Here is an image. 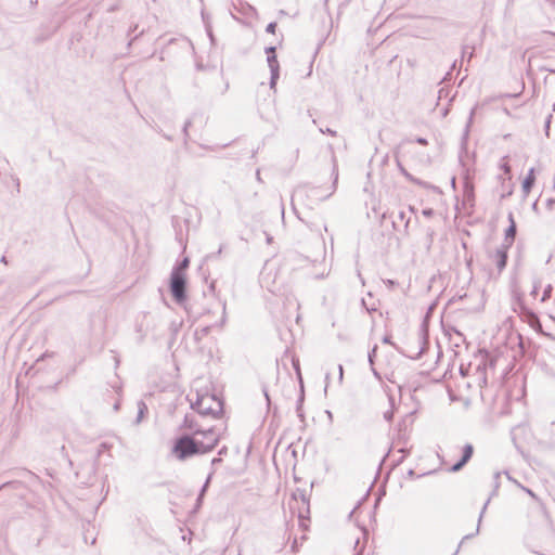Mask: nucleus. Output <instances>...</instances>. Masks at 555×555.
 <instances>
[{
  "label": "nucleus",
  "mask_w": 555,
  "mask_h": 555,
  "mask_svg": "<svg viewBox=\"0 0 555 555\" xmlns=\"http://www.w3.org/2000/svg\"><path fill=\"white\" fill-rule=\"evenodd\" d=\"M247 10H254V8L249 4H246Z\"/></svg>",
  "instance_id": "58"
},
{
  "label": "nucleus",
  "mask_w": 555,
  "mask_h": 555,
  "mask_svg": "<svg viewBox=\"0 0 555 555\" xmlns=\"http://www.w3.org/2000/svg\"><path fill=\"white\" fill-rule=\"evenodd\" d=\"M338 373H339V380L341 382L343 377H344V369H343L341 364L338 365Z\"/></svg>",
  "instance_id": "45"
},
{
  "label": "nucleus",
  "mask_w": 555,
  "mask_h": 555,
  "mask_svg": "<svg viewBox=\"0 0 555 555\" xmlns=\"http://www.w3.org/2000/svg\"><path fill=\"white\" fill-rule=\"evenodd\" d=\"M296 543H297V540H294V543H293V545H292V548H293V550H295V547H296Z\"/></svg>",
  "instance_id": "57"
},
{
  "label": "nucleus",
  "mask_w": 555,
  "mask_h": 555,
  "mask_svg": "<svg viewBox=\"0 0 555 555\" xmlns=\"http://www.w3.org/2000/svg\"><path fill=\"white\" fill-rule=\"evenodd\" d=\"M204 446L197 437L183 434L177 437L171 448V454L179 461L184 462L191 457L203 455Z\"/></svg>",
  "instance_id": "1"
},
{
  "label": "nucleus",
  "mask_w": 555,
  "mask_h": 555,
  "mask_svg": "<svg viewBox=\"0 0 555 555\" xmlns=\"http://www.w3.org/2000/svg\"><path fill=\"white\" fill-rule=\"evenodd\" d=\"M474 454V447L470 443H466L462 449V457L451 466L450 472H460L472 459Z\"/></svg>",
  "instance_id": "8"
},
{
  "label": "nucleus",
  "mask_w": 555,
  "mask_h": 555,
  "mask_svg": "<svg viewBox=\"0 0 555 555\" xmlns=\"http://www.w3.org/2000/svg\"><path fill=\"white\" fill-rule=\"evenodd\" d=\"M304 194H306V195L311 194V195L315 196L317 199L322 201V199L327 198L332 193L324 195V194H321L320 188H317V186H304V188H298L295 191L294 196L301 197Z\"/></svg>",
  "instance_id": "11"
},
{
  "label": "nucleus",
  "mask_w": 555,
  "mask_h": 555,
  "mask_svg": "<svg viewBox=\"0 0 555 555\" xmlns=\"http://www.w3.org/2000/svg\"><path fill=\"white\" fill-rule=\"evenodd\" d=\"M528 494L532 495L533 496V493L531 490H527Z\"/></svg>",
  "instance_id": "63"
},
{
  "label": "nucleus",
  "mask_w": 555,
  "mask_h": 555,
  "mask_svg": "<svg viewBox=\"0 0 555 555\" xmlns=\"http://www.w3.org/2000/svg\"><path fill=\"white\" fill-rule=\"evenodd\" d=\"M508 221H509V225L505 230L504 242L501 245L511 248V246L513 245V243L515 241L516 233H517L516 222L514 220V216L512 212L508 214Z\"/></svg>",
  "instance_id": "10"
},
{
  "label": "nucleus",
  "mask_w": 555,
  "mask_h": 555,
  "mask_svg": "<svg viewBox=\"0 0 555 555\" xmlns=\"http://www.w3.org/2000/svg\"><path fill=\"white\" fill-rule=\"evenodd\" d=\"M376 351H377V345H374V347L371 349V351L369 352V356H367L371 366L374 365V358L376 356Z\"/></svg>",
  "instance_id": "25"
},
{
  "label": "nucleus",
  "mask_w": 555,
  "mask_h": 555,
  "mask_svg": "<svg viewBox=\"0 0 555 555\" xmlns=\"http://www.w3.org/2000/svg\"><path fill=\"white\" fill-rule=\"evenodd\" d=\"M14 184H16L17 189L20 188V179L18 178H14Z\"/></svg>",
  "instance_id": "53"
},
{
  "label": "nucleus",
  "mask_w": 555,
  "mask_h": 555,
  "mask_svg": "<svg viewBox=\"0 0 555 555\" xmlns=\"http://www.w3.org/2000/svg\"><path fill=\"white\" fill-rule=\"evenodd\" d=\"M218 454L219 455L227 454V447H223L222 449H220Z\"/></svg>",
  "instance_id": "51"
},
{
  "label": "nucleus",
  "mask_w": 555,
  "mask_h": 555,
  "mask_svg": "<svg viewBox=\"0 0 555 555\" xmlns=\"http://www.w3.org/2000/svg\"><path fill=\"white\" fill-rule=\"evenodd\" d=\"M415 212V209L413 206H409L408 210H401L398 214V220L404 222V231L408 233V229L411 222V216H408V214L412 215Z\"/></svg>",
  "instance_id": "16"
},
{
  "label": "nucleus",
  "mask_w": 555,
  "mask_h": 555,
  "mask_svg": "<svg viewBox=\"0 0 555 555\" xmlns=\"http://www.w3.org/2000/svg\"><path fill=\"white\" fill-rule=\"evenodd\" d=\"M472 56H473V52H469V54H468V60H470V59H472Z\"/></svg>",
  "instance_id": "61"
},
{
  "label": "nucleus",
  "mask_w": 555,
  "mask_h": 555,
  "mask_svg": "<svg viewBox=\"0 0 555 555\" xmlns=\"http://www.w3.org/2000/svg\"><path fill=\"white\" fill-rule=\"evenodd\" d=\"M299 500L301 502V506L295 507L291 502L289 507H291V509L297 508L298 509V518L300 520H305L306 514L309 513V500L306 495L305 490L297 489L296 491H294L292 493V501H294L296 504H298Z\"/></svg>",
  "instance_id": "5"
},
{
  "label": "nucleus",
  "mask_w": 555,
  "mask_h": 555,
  "mask_svg": "<svg viewBox=\"0 0 555 555\" xmlns=\"http://www.w3.org/2000/svg\"><path fill=\"white\" fill-rule=\"evenodd\" d=\"M371 369H372V372H373L374 376H375V377H377L378 379H380V375H379V373L374 369V365H373V366H371Z\"/></svg>",
  "instance_id": "48"
},
{
  "label": "nucleus",
  "mask_w": 555,
  "mask_h": 555,
  "mask_svg": "<svg viewBox=\"0 0 555 555\" xmlns=\"http://www.w3.org/2000/svg\"><path fill=\"white\" fill-rule=\"evenodd\" d=\"M262 392H263V395L266 397L268 405H270V397H269V392H268V389H267L266 386L262 387Z\"/></svg>",
  "instance_id": "41"
},
{
  "label": "nucleus",
  "mask_w": 555,
  "mask_h": 555,
  "mask_svg": "<svg viewBox=\"0 0 555 555\" xmlns=\"http://www.w3.org/2000/svg\"><path fill=\"white\" fill-rule=\"evenodd\" d=\"M553 111L555 112V103L553 104Z\"/></svg>",
  "instance_id": "64"
},
{
  "label": "nucleus",
  "mask_w": 555,
  "mask_h": 555,
  "mask_svg": "<svg viewBox=\"0 0 555 555\" xmlns=\"http://www.w3.org/2000/svg\"><path fill=\"white\" fill-rule=\"evenodd\" d=\"M468 56V53H466L465 49L463 50V57Z\"/></svg>",
  "instance_id": "59"
},
{
  "label": "nucleus",
  "mask_w": 555,
  "mask_h": 555,
  "mask_svg": "<svg viewBox=\"0 0 555 555\" xmlns=\"http://www.w3.org/2000/svg\"><path fill=\"white\" fill-rule=\"evenodd\" d=\"M552 114H550L547 117H546V120H545V125H544V130H545V134L546 137L550 135V126H551V121H552Z\"/></svg>",
  "instance_id": "30"
},
{
  "label": "nucleus",
  "mask_w": 555,
  "mask_h": 555,
  "mask_svg": "<svg viewBox=\"0 0 555 555\" xmlns=\"http://www.w3.org/2000/svg\"><path fill=\"white\" fill-rule=\"evenodd\" d=\"M114 389L116 390L117 393H119V391L121 390V388L119 386H113Z\"/></svg>",
  "instance_id": "54"
},
{
  "label": "nucleus",
  "mask_w": 555,
  "mask_h": 555,
  "mask_svg": "<svg viewBox=\"0 0 555 555\" xmlns=\"http://www.w3.org/2000/svg\"><path fill=\"white\" fill-rule=\"evenodd\" d=\"M209 481H210V476H208V478L206 479L205 483L203 485L201 491H199V494H198V500H203L204 498V494L208 488V485H209Z\"/></svg>",
  "instance_id": "27"
},
{
  "label": "nucleus",
  "mask_w": 555,
  "mask_h": 555,
  "mask_svg": "<svg viewBox=\"0 0 555 555\" xmlns=\"http://www.w3.org/2000/svg\"><path fill=\"white\" fill-rule=\"evenodd\" d=\"M423 215L426 217H431L434 215V210L431 208H426L423 210Z\"/></svg>",
  "instance_id": "42"
},
{
  "label": "nucleus",
  "mask_w": 555,
  "mask_h": 555,
  "mask_svg": "<svg viewBox=\"0 0 555 555\" xmlns=\"http://www.w3.org/2000/svg\"><path fill=\"white\" fill-rule=\"evenodd\" d=\"M304 386L301 385V393L297 400V408H296V411H297V415L298 417L302 421L304 420V414H302V410H301V405H302V402H304Z\"/></svg>",
  "instance_id": "18"
},
{
  "label": "nucleus",
  "mask_w": 555,
  "mask_h": 555,
  "mask_svg": "<svg viewBox=\"0 0 555 555\" xmlns=\"http://www.w3.org/2000/svg\"><path fill=\"white\" fill-rule=\"evenodd\" d=\"M275 29H276V23L275 22H271L267 25L266 27V31L269 33V34H275Z\"/></svg>",
  "instance_id": "32"
},
{
  "label": "nucleus",
  "mask_w": 555,
  "mask_h": 555,
  "mask_svg": "<svg viewBox=\"0 0 555 555\" xmlns=\"http://www.w3.org/2000/svg\"><path fill=\"white\" fill-rule=\"evenodd\" d=\"M489 502H490V499H488V500L485 502V504H483V506H482V508H481V511H480V514H479V517H478V524H477L476 532H475V533L466 534V535L462 539V541L460 542V544H459V546H457L456 551H455L452 555H456V554L460 552V548H461V546H462V544H463V542H464L465 540H469V539H472L474 535H476V534H478V533H479V531H480V525H481V521H482L483 515H485V513H486V511H487V507H488Z\"/></svg>",
  "instance_id": "13"
},
{
  "label": "nucleus",
  "mask_w": 555,
  "mask_h": 555,
  "mask_svg": "<svg viewBox=\"0 0 555 555\" xmlns=\"http://www.w3.org/2000/svg\"><path fill=\"white\" fill-rule=\"evenodd\" d=\"M225 322V302L222 304V318L220 320V326H222Z\"/></svg>",
  "instance_id": "36"
},
{
  "label": "nucleus",
  "mask_w": 555,
  "mask_h": 555,
  "mask_svg": "<svg viewBox=\"0 0 555 555\" xmlns=\"http://www.w3.org/2000/svg\"><path fill=\"white\" fill-rule=\"evenodd\" d=\"M206 30H207V34H208V36H209V38H210V41H211V42H214V41H215V37H214V35H212L211 28H210V27H208V28H206Z\"/></svg>",
  "instance_id": "46"
},
{
  "label": "nucleus",
  "mask_w": 555,
  "mask_h": 555,
  "mask_svg": "<svg viewBox=\"0 0 555 555\" xmlns=\"http://www.w3.org/2000/svg\"><path fill=\"white\" fill-rule=\"evenodd\" d=\"M535 182L534 168H530L526 178L522 181V192L527 196Z\"/></svg>",
  "instance_id": "14"
},
{
  "label": "nucleus",
  "mask_w": 555,
  "mask_h": 555,
  "mask_svg": "<svg viewBox=\"0 0 555 555\" xmlns=\"http://www.w3.org/2000/svg\"><path fill=\"white\" fill-rule=\"evenodd\" d=\"M473 195V189L469 190L468 196Z\"/></svg>",
  "instance_id": "62"
},
{
  "label": "nucleus",
  "mask_w": 555,
  "mask_h": 555,
  "mask_svg": "<svg viewBox=\"0 0 555 555\" xmlns=\"http://www.w3.org/2000/svg\"><path fill=\"white\" fill-rule=\"evenodd\" d=\"M320 131H321L322 133H327V134L333 135V137H335V135H336V131H335V130H332L331 128H325V129L320 128Z\"/></svg>",
  "instance_id": "35"
},
{
  "label": "nucleus",
  "mask_w": 555,
  "mask_h": 555,
  "mask_svg": "<svg viewBox=\"0 0 555 555\" xmlns=\"http://www.w3.org/2000/svg\"><path fill=\"white\" fill-rule=\"evenodd\" d=\"M199 436H202L199 442H202L205 448L203 450L204 454L212 451L220 440V436L216 433L215 427H209L207 429L203 428Z\"/></svg>",
  "instance_id": "4"
},
{
  "label": "nucleus",
  "mask_w": 555,
  "mask_h": 555,
  "mask_svg": "<svg viewBox=\"0 0 555 555\" xmlns=\"http://www.w3.org/2000/svg\"><path fill=\"white\" fill-rule=\"evenodd\" d=\"M427 235H428V247H429L430 244L433 243L434 231L428 229L427 230Z\"/></svg>",
  "instance_id": "40"
},
{
  "label": "nucleus",
  "mask_w": 555,
  "mask_h": 555,
  "mask_svg": "<svg viewBox=\"0 0 555 555\" xmlns=\"http://www.w3.org/2000/svg\"><path fill=\"white\" fill-rule=\"evenodd\" d=\"M182 428L190 429L192 431L191 435L194 437L199 436L203 427L197 423L195 417L191 414H186L184 416L183 423L181 425Z\"/></svg>",
  "instance_id": "12"
},
{
  "label": "nucleus",
  "mask_w": 555,
  "mask_h": 555,
  "mask_svg": "<svg viewBox=\"0 0 555 555\" xmlns=\"http://www.w3.org/2000/svg\"><path fill=\"white\" fill-rule=\"evenodd\" d=\"M268 66L270 68V89L275 91V86L278 79L280 77V64L278 62L276 54H271L267 56Z\"/></svg>",
  "instance_id": "7"
},
{
  "label": "nucleus",
  "mask_w": 555,
  "mask_h": 555,
  "mask_svg": "<svg viewBox=\"0 0 555 555\" xmlns=\"http://www.w3.org/2000/svg\"><path fill=\"white\" fill-rule=\"evenodd\" d=\"M220 462H221V459H220V457H215V459H212L211 464H212V465H216V464H218V463H220Z\"/></svg>",
  "instance_id": "50"
},
{
  "label": "nucleus",
  "mask_w": 555,
  "mask_h": 555,
  "mask_svg": "<svg viewBox=\"0 0 555 555\" xmlns=\"http://www.w3.org/2000/svg\"><path fill=\"white\" fill-rule=\"evenodd\" d=\"M46 357H48V353H43L37 361H40V360L44 359Z\"/></svg>",
  "instance_id": "55"
},
{
  "label": "nucleus",
  "mask_w": 555,
  "mask_h": 555,
  "mask_svg": "<svg viewBox=\"0 0 555 555\" xmlns=\"http://www.w3.org/2000/svg\"><path fill=\"white\" fill-rule=\"evenodd\" d=\"M181 324H182L181 322H177V321H172L170 323L169 330L172 333V335H176L179 332Z\"/></svg>",
  "instance_id": "24"
},
{
  "label": "nucleus",
  "mask_w": 555,
  "mask_h": 555,
  "mask_svg": "<svg viewBox=\"0 0 555 555\" xmlns=\"http://www.w3.org/2000/svg\"><path fill=\"white\" fill-rule=\"evenodd\" d=\"M170 293L177 304L186 299V278L178 269H172L169 283Z\"/></svg>",
  "instance_id": "3"
},
{
  "label": "nucleus",
  "mask_w": 555,
  "mask_h": 555,
  "mask_svg": "<svg viewBox=\"0 0 555 555\" xmlns=\"http://www.w3.org/2000/svg\"><path fill=\"white\" fill-rule=\"evenodd\" d=\"M473 116H474V109L470 112L468 122H467V125L465 127V131H464L463 139H462L463 144L466 143V140H467V137H468V132H469V127H470V124L473 121Z\"/></svg>",
  "instance_id": "23"
},
{
  "label": "nucleus",
  "mask_w": 555,
  "mask_h": 555,
  "mask_svg": "<svg viewBox=\"0 0 555 555\" xmlns=\"http://www.w3.org/2000/svg\"><path fill=\"white\" fill-rule=\"evenodd\" d=\"M415 141H416L418 144H421V145H427V144H428L427 139H425V138H423V137H418V138H416V140H415Z\"/></svg>",
  "instance_id": "38"
},
{
  "label": "nucleus",
  "mask_w": 555,
  "mask_h": 555,
  "mask_svg": "<svg viewBox=\"0 0 555 555\" xmlns=\"http://www.w3.org/2000/svg\"><path fill=\"white\" fill-rule=\"evenodd\" d=\"M275 50H276L275 47L271 46V47H267L264 51H266L267 55H271V54H275Z\"/></svg>",
  "instance_id": "37"
},
{
  "label": "nucleus",
  "mask_w": 555,
  "mask_h": 555,
  "mask_svg": "<svg viewBox=\"0 0 555 555\" xmlns=\"http://www.w3.org/2000/svg\"><path fill=\"white\" fill-rule=\"evenodd\" d=\"M383 282L389 289H392L398 284L396 281L390 279L383 280Z\"/></svg>",
  "instance_id": "33"
},
{
  "label": "nucleus",
  "mask_w": 555,
  "mask_h": 555,
  "mask_svg": "<svg viewBox=\"0 0 555 555\" xmlns=\"http://www.w3.org/2000/svg\"><path fill=\"white\" fill-rule=\"evenodd\" d=\"M202 503V500H198V498L196 499V505L199 506Z\"/></svg>",
  "instance_id": "56"
},
{
  "label": "nucleus",
  "mask_w": 555,
  "mask_h": 555,
  "mask_svg": "<svg viewBox=\"0 0 555 555\" xmlns=\"http://www.w3.org/2000/svg\"><path fill=\"white\" fill-rule=\"evenodd\" d=\"M201 14H202V18H203V22H204V24H205V27H206V28L210 27V25H209V21H208V18H209V17H208V14H207L204 10H202V13H201Z\"/></svg>",
  "instance_id": "34"
},
{
  "label": "nucleus",
  "mask_w": 555,
  "mask_h": 555,
  "mask_svg": "<svg viewBox=\"0 0 555 555\" xmlns=\"http://www.w3.org/2000/svg\"><path fill=\"white\" fill-rule=\"evenodd\" d=\"M468 56V53H466L465 49L463 50V57Z\"/></svg>",
  "instance_id": "60"
},
{
  "label": "nucleus",
  "mask_w": 555,
  "mask_h": 555,
  "mask_svg": "<svg viewBox=\"0 0 555 555\" xmlns=\"http://www.w3.org/2000/svg\"><path fill=\"white\" fill-rule=\"evenodd\" d=\"M550 433V442L555 447V421H552L547 427Z\"/></svg>",
  "instance_id": "21"
},
{
  "label": "nucleus",
  "mask_w": 555,
  "mask_h": 555,
  "mask_svg": "<svg viewBox=\"0 0 555 555\" xmlns=\"http://www.w3.org/2000/svg\"><path fill=\"white\" fill-rule=\"evenodd\" d=\"M383 343H384V344L393 345V344H392V341H391V337H390V336H388V335L384 336V338H383Z\"/></svg>",
  "instance_id": "44"
},
{
  "label": "nucleus",
  "mask_w": 555,
  "mask_h": 555,
  "mask_svg": "<svg viewBox=\"0 0 555 555\" xmlns=\"http://www.w3.org/2000/svg\"><path fill=\"white\" fill-rule=\"evenodd\" d=\"M426 336H427V327H426L425 323H423V324H422V328H421V337H422V339H423V345H424V346H425V345H427V338H426Z\"/></svg>",
  "instance_id": "29"
},
{
  "label": "nucleus",
  "mask_w": 555,
  "mask_h": 555,
  "mask_svg": "<svg viewBox=\"0 0 555 555\" xmlns=\"http://www.w3.org/2000/svg\"><path fill=\"white\" fill-rule=\"evenodd\" d=\"M0 261H1L2 263H4V264H7V263H8V259H7V257H5V256H2V257H1V259H0Z\"/></svg>",
  "instance_id": "52"
},
{
  "label": "nucleus",
  "mask_w": 555,
  "mask_h": 555,
  "mask_svg": "<svg viewBox=\"0 0 555 555\" xmlns=\"http://www.w3.org/2000/svg\"><path fill=\"white\" fill-rule=\"evenodd\" d=\"M119 408H120V401L116 400V402L113 405V409H114L115 412H117L119 410Z\"/></svg>",
  "instance_id": "47"
},
{
  "label": "nucleus",
  "mask_w": 555,
  "mask_h": 555,
  "mask_svg": "<svg viewBox=\"0 0 555 555\" xmlns=\"http://www.w3.org/2000/svg\"><path fill=\"white\" fill-rule=\"evenodd\" d=\"M508 247L501 245L495 249L493 254L490 255V258L495 263L500 273L506 268L508 259Z\"/></svg>",
  "instance_id": "6"
},
{
  "label": "nucleus",
  "mask_w": 555,
  "mask_h": 555,
  "mask_svg": "<svg viewBox=\"0 0 555 555\" xmlns=\"http://www.w3.org/2000/svg\"><path fill=\"white\" fill-rule=\"evenodd\" d=\"M389 403L391 405V409L386 411L384 413V418L387 421V422H391L392 418H393V410H392V406H393V398L392 397H389Z\"/></svg>",
  "instance_id": "22"
},
{
  "label": "nucleus",
  "mask_w": 555,
  "mask_h": 555,
  "mask_svg": "<svg viewBox=\"0 0 555 555\" xmlns=\"http://www.w3.org/2000/svg\"><path fill=\"white\" fill-rule=\"evenodd\" d=\"M400 170L404 175V177H406L410 181L417 183V184L421 183L417 179L413 178L403 167L400 166Z\"/></svg>",
  "instance_id": "31"
},
{
  "label": "nucleus",
  "mask_w": 555,
  "mask_h": 555,
  "mask_svg": "<svg viewBox=\"0 0 555 555\" xmlns=\"http://www.w3.org/2000/svg\"><path fill=\"white\" fill-rule=\"evenodd\" d=\"M522 313L532 328L537 330L538 327H541L539 317L533 311L522 308Z\"/></svg>",
  "instance_id": "15"
},
{
  "label": "nucleus",
  "mask_w": 555,
  "mask_h": 555,
  "mask_svg": "<svg viewBox=\"0 0 555 555\" xmlns=\"http://www.w3.org/2000/svg\"><path fill=\"white\" fill-rule=\"evenodd\" d=\"M192 125V121L190 119H188L185 122H184V126H183V129H182V132H183V135H184V140L186 141L188 137H189V128L190 126Z\"/></svg>",
  "instance_id": "28"
},
{
  "label": "nucleus",
  "mask_w": 555,
  "mask_h": 555,
  "mask_svg": "<svg viewBox=\"0 0 555 555\" xmlns=\"http://www.w3.org/2000/svg\"><path fill=\"white\" fill-rule=\"evenodd\" d=\"M190 264V260L188 257L183 258L179 263H177L173 269H178L181 274H185V270Z\"/></svg>",
  "instance_id": "17"
},
{
  "label": "nucleus",
  "mask_w": 555,
  "mask_h": 555,
  "mask_svg": "<svg viewBox=\"0 0 555 555\" xmlns=\"http://www.w3.org/2000/svg\"><path fill=\"white\" fill-rule=\"evenodd\" d=\"M496 362H498V358L490 354L489 352H485V354H482L481 363L478 365V370H481V369L483 370V376H482L483 383H487L488 371H493Z\"/></svg>",
  "instance_id": "9"
},
{
  "label": "nucleus",
  "mask_w": 555,
  "mask_h": 555,
  "mask_svg": "<svg viewBox=\"0 0 555 555\" xmlns=\"http://www.w3.org/2000/svg\"><path fill=\"white\" fill-rule=\"evenodd\" d=\"M201 416H211L218 418L223 412V401L216 395L205 393L196 395V400L191 403Z\"/></svg>",
  "instance_id": "2"
},
{
  "label": "nucleus",
  "mask_w": 555,
  "mask_h": 555,
  "mask_svg": "<svg viewBox=\"0 0 555 555\" xmlns=\"http://www.w3.org/2000/svg\"><path fill=\"white\" fill-rule=\"evenodd\" d=\"M552 286L551 285H547L543 292V295H542V298H541V301H546L550 297H551V294H552Z\"/></svg>",
  "instance_id": "26"
},
{
  "label": "nucleus",
  "mask_w": 555,
  "mask_h": 555,
  "mask_svg": "<svg viewBox=\"0 0 555 555\" xmlns=\"http://www.w3.org/2000/svg\"><path fill=\"white\" fill-rule=\"evenodd\" d=\"M553 205H555V198H548L546 201V206L548 209H552Z\"/></svg>",
  "instance_id": "43"
},
{
  "label": "nucleus",
  "mask_w": 555,
  "mask_h": 555,
  "mask_svg": "<svg viewBox=\"0 0 555 555\" xmlns=\"http://www.w3.org/2000/svg\"><path fill=\"white\" fill-rule=\"evenodd\" d=\"M210 331V326H204L201 330L195 331V339L201 340L204 336H206Z\"/></svg>",
  "instance_id": "20"
},
{
  "label": "nucleus",
  "mask_w": 555,
  "mask_h": 555,
  "mask_svg": "<svg viewBox=\"0 0 555 555\" xmlns=\"http://www.w3.org/2000/svg\"><path fill=\"white\" fill-rule=\"evenodd\" d=\"M501 169L505 172V173H509L511 172V166L507 164V163H504L501 165Z\"/></svg>",
  "instance_id": "39"
},
{
  "label": "nucleus",
  "mask_w": 555,
  "mask_h": 555,
  "mask_svg": "<svg viewBox=\"0 0 555 555\" xmlns=\"http://www.w3.org/2000/svg\"><path fill=\"white\" fill-rule=\"evenodd\" d=\"M538 291H539V286L535 284V285L533 286V289H532V292H531V295H532V296H535V295L538 294Z\"/></svg>",
  "instance_id": "49"
},
{
  "label": "nucleus",
  "mask_w": 555,
  "mask_h": 555,
  "mask_svg": "<svg viewBox=\"0 0 555 555\" xmlns=\"http://www.w3.org/2000/svg\"><path fill=\"white\" fill-rule=\"evenodd\" d=\"M146 410H147L146 404L143 401H139L138 402V416H137L138 423L142 420L143 414Z\"/></svg>",
  "instance_id": "19"
}]
</instances>
